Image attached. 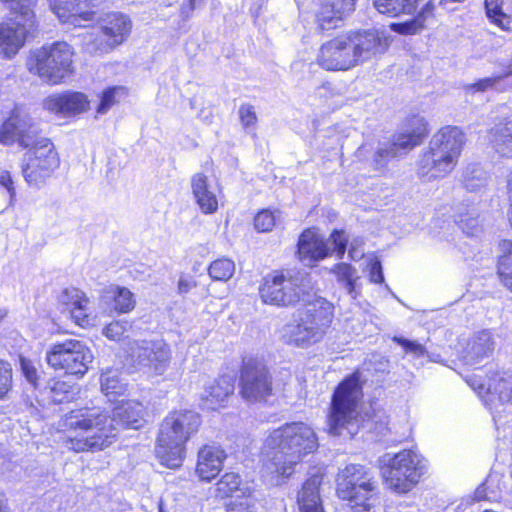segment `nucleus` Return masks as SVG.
Listing matches in <instances>:
<instances>
[{
	"instance_id": "1",
	"label": "nucleus",
	"mask_w": 512,
	"mask_h": 512,
	"mask_svg": "<svg viewBox=\"0 0 512 512\" xmlns=\"http://www.w3.org/2000/svg\"><path fill=\"white\" fill-rule=\"evenodd\" d=\"M303 280L294 269L280 267L262 276L258 296L262 304L276 308L296 310L293 322L288 324L287 343L296 348L307 349L320 342L334 329L335 305L322 296L307 298Z\"/></svg>"
},
{
	"instance_id": "2",
	"label": "nucleus",
	"mask_w": 512,
	"mask_h": 512,
	"mask_svg": "<svg viewBox=\"0 0 512 512\" xmlns=\"http://www.w3.org/2000/svg\"><path fill=\"white\" fill-rule=\"evenodd\" d=\"M143 421L142 405L135 401L117 405L111 417L95 409L71 411L66 426L79 432L69 437L68 447L75 452L104 450L116 440L120 427L139 429Z\"/></svg>"
},
{
	"instance_id": "3",
	"label": "nucleus",
	"mask_w": 512,
	"mask_h": 512,
	"mask_svg": "<svg viewBox=\"0 0 512 512\" xmlns=\"http://www.w3.org/2000/svg\"><path fill=\"white\" fill-rule=\"evenodd\" d=\"M319 448L315 430L303 421H290L272 429L260 451L262 469L280 481L289 479L296 465Z\"/></svg>"
},
{
	"instance_id": "4",
	"label": "nucleus",
	"mask_w": 512,
	"mask_h": 512,
	"mask_svg": "<svg viewBox=\"0 0 512 512\" xmlns=\"http://www.w3.org/2000/svg\"><path fill=\"white\" fill-rule=\"evenodd\" d=\"M383 49L382 39L377 34L343 31L321 44L316 64L329 72L348 71Z\"/></svg>"
},
{
	"instance_id": "5",
	"label": "nucleus",
	"mask_w": 512,
	"mask_h": 512,
	"mask_svg": "<svg viewBox=\"0 0 512 512\" xmlns=\"http://www.w3.org/2000/svg\"><path fill=\"white\" fill-rule=\"evenodd\" d=\"M466 142V133L461 127H440L419 155L416 163L417 176L427 181L447 177L457 167Z\"/></svg>"
},
{
	"instance_id": "6",
	"label": "nucleus",
	"mask_w": 512,
	"mask_h": 512,
	"mask_svg": "<svg viewBox=\"0 0 512 512\" xmlns=\"http://www.w3.org/2000/svg\"><path fill=\"white\" fill-rule=\"evenodd\" d=\"M335 494L352 512H371L380 503L377 480L361 464H347L337 472Z\"/></svg>"
},
{
	"instance_id": "7",
	"label": "nucleus",
	"mask_w": 512,
	"mask_h": 512,
	"mask_svg": "<svg viewBox=\"0 0 512 512\" xmlns=\"http://www.w3.org/2000/svg\"><path fill=\"white\" fill-rule=\"evenodd\" d=\"M364 384L360 368H355L335 386L326 416L331 434L339 436L343 430L358 422Z\"/></svg>"
},
{
	"instance_id": "8",
	"label": "nucleus",
	"mask_w": 512,
	"mask_h": 512,
	"mask_svg": "<svg viewBox=\"0 0 512 512\" xmlns=\"http://www.w3.org/2000/svg\"><path fill=\"white\" fill-rule=\"evenodd\" d=\"M162 431V465L179 468L185 458L187 442L198 433L202 417L194 410H174L164 420Z\"/></svg>"
},
{
	"instance_id": "9",
	"label": "nucleus",
	"mask_w": 512,
	"mask_h": 512,
	"mask_svg": "<svg viewBox=\"0 0 512 512\" xmlns=\"http://www.w3.org/2000/svg\"><path fill=\"white\" fill-rule=\"evenodd\" d=\"M464 0H427L421 7V0H373L374 8L391 18L412 16L403 22L390 24V29L400 35H415L436 19L437 6Z\"/></svg>"
},
{
	"instance_id": "10",
	"label": "nucleus",
	"mask_w": 512,
	"mask_h": 512,
	"mask_svg": "<svg viewBox=\"0 0 512 512\" xmlns=\"http://www.w3.org/2000/svg\"><path fill=\"white\" fill-rule=\"evenodd\" d=\"M236 378L238 395L248 404L266 405L276 397L271 368L258 356H242Z\"/></svg>"
},
{
	"instance_id": "11",
	"label": "nucleus",
	"mask_w": 512,
	"mask_h": 512,
	"mask_svg": "<svg viewBox=\"0 0 512 512\" xmlns=\"http://www.w3.org/2000/svg\"><path fill=\"white\" fill-rule=\"evenodd\" d=\"M423 457L411 449H403L381 467L384 485L392 492L402 495L410 492L424 474Z\"/></svg>"
},
{
	"instance_id": "12",
	"label": "nucleus",
	"mask_w": 512,
	"mask_h": 512,
	"mask_svg": "<svg viewBox=\"0 0 512 512\" xmlns=\"http://www.w3.org/2000/svg\"><path fill=\"white\" fill-rule=\"evenodd\" d=\"M72 56L73 50L68 43L56 42L33 51L26 65L31 73L57 84L72 71Z\"/></svg>"
},
{
	"instance_id": "13",
	"label": "nucleus",
	"mask_w": 512,
	"mask_h": 512,
	"mask_svg": "<svg viewBox=\"0 0 512 512\" xmlns=\"http://www.w3.org/2000/svg\"><path fill=\"white\" fill-rule=\"evenodd\" d=\"M93 354L85 343L76 339H67L51 345L46 353V361L55 370H63L66 374L83 376Z\"/></svg>"
},
{
	"instance_id": "14",
	"label": "nucleus",
	"mask_w": 512,
	"mask_h": 512,
	"mask_svg": "<svg viewBox=\"0 0 512 512\" xmlns=\"http://www.w3.org/2000/svg\"><path fill=\"white\" fill-rule=\"evenodd\" d=\"M29 149L24 158L22 174L30 186L40 187L58 167L57 152L50 139H42Z\"/></svg>"
},
{
	"instance_id": "15",
	"label": "nucleus",
	"mask_w": 512,
	"mask_h": 512,
	"mask_svg": "<svg viewBox=\"0 0 512 512\" xmlns=\"http://www.w3.org/2000/svg\"><path fill=\"white\" fill-rule=\"evenodd\" d=\"M15 17L0 24V53L12 58L35 30L34 12L14 13Z\"/></svg>"
},
{
	"instance_id": "16",
	"label": "nucleus",
	"mask_w": 512,
	"mask_h": 512,
	"mask_svg": "<svg viewBox=\"0 0 512 512\" xmlns=\"http://www.w3.org/2000/svg\"><path fill=\"white\" fill-rule=\"evenodd\" d=\"M42 139L47 138L40 135L32 118L18 109L11 113L0 128V143L4 145L17 142L23 148H31Z\"/></svg>"
},
{
	"instance_id": "17",
	"label": "nucleus",
	"mask_w": 512,
	"mask_h": 512,
	"mask_svg": "<svg viewBox=\"0 0 512 512\" xmlns=\"http://www.w3.org/2000/svg\"><path fill=\"white\" fill-rule=\"evenodd\" d=\"M49 2L61 21L81 27L85 26V22L94 20L93 8L98 7L102 0H49Z\"/></svg>"
},
{
	"instance_id": "18",
	"label": "nucleus",
	"mask_w": 512,
	"mask_h": 512,
	"mask_svg": "<svg viewBox=\"0 0 512 512\" xmlns=\"http://www.w3.org/2000/svg\"><path fill=\"white\" fill-rule=\"evenodd\" d=\"M101 31L98 49L108 52L120 45L131 31V21L120 12H110L99 19Z\"/></svg>"
},
{
	"instance_id": "19",
	"label": "nucleus",
	"mask_w": 512,
	"mask_h": 512,
	"mask_svg": "<svg viewBox=\"0 0 512 512\" xmlns=\"http://www.w3.org/2000/svg\"><path fill=\"white\" fill-rule=\"evenodd\" d=\"M227 459L225 450L217 445L204 444L197 455L195 472L200 481L211 482L222 471Z\"/></svg>"
},
{
	"instance_id": "20",
	"label": "nucleus",
	"mask_w": 512,
	"mask_h": 512,
	"mask_svg": "<svg viewBox=\"0 0 512 512\" xmlns=\"http://www.w3.org/2000/svg\"><path fill=\"white\" fill-rule=\"evenodd\" d=\"M357 0H323L315 13V22L320 31L335 29L355 9Z\"/></svg>"
},
{
	"instance_id": "21",
	"label": "nucleus",
	"mask_w": 512,
	"mask_h": 512,
	"mask_svg": "<svg viewBox=\"0 0 512 512\" xmlns=\"http://www.w3.org/2000/svg\"><path fill=\"white\" fill-rule=\"evenodd\" d=\"M431 131L428 120L419 114H411L403 120V131L395 136L397 145L406 154L420 146Z\"/></svg>"
},
{
	"instance_id": "22",
	"label": "nucleus",
	"mask_w": 512,
	"mask_h": 512,
	"mask_svg": "<svg viewBox=\"0 0 512 512\" xmlns=\"http://www.w3.org/2000/svg\"><path fill=\"white\" fill-rule=\"evenodd\" d=\"M295 255L299 261L317 262L328 257L330 249L318 230L308 227L298 237Z\"/></svg>"
},
{
	"instance_id": "23",
	"label": "nucleus",
	"mask_w": 512,
	"mask_h": 512,
	"mask_svg": "<svg viewBox=\"0 0 512 512\" xmlns=\"http://www.w3.org/2000/svg\"><path fill=\"white\" fill-rule=\"evenodd\" d=\"M324 474L316 472L309 475L297 492L296 504L299 512H325L321 497Z\"/></svg>"
},
{
	"instance_id": "24",
	"label": "nucleus",
	"mask_w": 512,
	"mask_h": 512,
	"mask_svg": "<svg viewBox=\"0 0 512 512\" xmlns=\"http://www.w3.org/2000/svg\"><path fill=\"white\" fill-rule=\"evenodd\" d=\"M45 107L64 116H74L87 111L89 100L82 92L67 91L49 96L45 100Z\"/></svg>"
},
{
	"instance_id": "25",
	"label": "nucleus",
	"mask_w": 512,
	"mask_h": 512,
	"mask_svg": "<svg viewBox=\"0 0 512 512\" xmlns=\"http://www.w3.org/2000/svg\"><path fill=\"white\" fill-rule=\"evenodd\" d=\"M234 390V380L229 375H220L205 388L201 402L204 407L212 411L225 408Z\"/></svg>"
},
{
	"instance_id": "26",
	"label": "nucleus",
	"mask_w": 512,
	"mask_h": 512,
	"mask_svg": "<svg viewBox=\"0 0 512 512\" xmlns=\"http://www.w3.org/2000/svg\"><path fill=\"white\" fill-rule=\"evenodd\" d=\"M191 191L201 213L205 215L215 214L219 209L217 194L211 189L208 176L203 172H197L191 177Z\"/></svg>"
},
{
	"instance_id": "27",
	"label": "nucleus",
	"mask_w": 512,
	"mask_h": 512,
	"mask_svg": "<svg viewBox=\"0 0 512 512\" xmlns=\"http://www.w3.org/2000/svg\"><path fill=\"white\" fill-rule=\"evenodd\" d=\"M496 275L499 283L512 293V239H502L498 243Z\"/></svg>"
},
{
	"instance_id": "28",
	"label": "nucleus",
	"mask_w": 512,
	"mask_h": 512,
	"mask_svg": "<svg viewBox=\"0 0 512 512\" xmlns=\"http://www.w3.org/2000/svg\"><path fill=\"white\" fill-rule=\"evenodd\" d=\"M496 151L512 158V118H505L490 130Z\"/></svg>"
},
{
	"instance_id": "29",
	"label": "nucleus",
	"mask_w": 512,
	"mask_h": 512,
	"mask_svg": "<svg viewBox=\"0 0 512 512\" xmlns=\"http://www.w3.org/2000/svg\"><path fill=\"white\" fill-rule=\"evenodd\" d=\"M103 293L104 299H113L115 310L120 313H127L135 306L133 294L127 288L112 285L107 287Z\"/></svg>"
},
{
	"instance_id": "30",
	"label": "nucleus",
	"mask_w": 512,
	"mask_h": 512,
	"mask_svg": "<svg viewBox=\"0 0 512 512\" xmlns=\"http://www.w3.org/2000/svg\"><path fill=\"white\" fill-rule=\"evenodd\" d=\"M243 480L239 473L233 471L225 472L216 483V497L219 499L231 498L241 490Z\"/></svg>"
},
{
	"instance_id": "31",
	"label": "nucleus",
	"mask_w": 512,
	"mask_h": 512,
	"mask_svg": "<svg viewBox=\"0 0 512 512\" xmlns=\"http://www.w3.org/2000/svg\"><path fill=\"white\" fill-rule=\"evenodd\" d=\"M258 500L251 489H245L241 495L224 504V512H258Z\"/></svg>"
},
{
	"instance_id": "32",
	"label": "nucleus",
	"mask_w": 512,
	"mask_h": 512,
	"mask_svg": "<svg viewBox=\"0 0 512 512\" xmlns=\"http://www.w3.org/2000/svg\"><path fill=\"white\" fill-rule=\"evenodd\" d=\"M207 270L213 281L226 282L234 275L235 263L227 257H219L209 264Z\"/></svg>"
},
{
	"instance_id": "33",
	"label": "nucleus",
	"mask_w": 512,
	"mask_h": 512,
	"mask_svg": "<svg viewBox=\"0 0 512 512\" xmlns=\"http://www.w3.org/2000/svg\"><path fill=\"white\" fill-rule=\"evenodd\" d=\"M59 302L64 307V312H69L74 308L89 305V298L86 294L74 287L66 288L59 296Z\"/></svg>"
},
{
	"instance_id": "34",
	"label": "nucleus",
	"mask_w": 512,
	"mask_h": 512,
	"mask_svg": "<svg viewBox=\"0 0 512 512\" xmlns=\"http://www.w3.org/2000/svg\"><path fill=\"white\" fill-rule=\"evenodd\" d=\"M331 272L335 275L339 283L345 285V288L349 293H353L355 291V282L357 279L356 270L350 263H337L332 267Z\"/></svg>"
},
{
	"instance_id": "35",
	"label": "nucleus",
	"mask_w": 512,
	"mask_h": 512,
	"mask_svg": "<svg viewBox=\"0 0 512 512\" xmlns=\"http://www.w3.org/2000/svg\"><path fill=\"white\" fill-rule=\"evenodd\" d=\"M125 95V88L114 86L104 90L100 97V103L96 109L98 114H105L119 99Z\"/></svg>"
},
{
	"instance_id": "36",
	"label": "nucleus",
	"mask_w": 512,
	"mask_h": 512,
	"mask_svg": "<svg viewBox=\"0 0 512 512\" xmlns=\"http://www.w3.org/2000/svg\"><path fill=\"white\" fill-rule=\"evenodd\" d=\"M404 154H406V152L400 149V147L397 145V141L393 139L389 147L380 148L374 153L373 162L376 168L384 167L393 158Z\"/></svg>"
},
{
	"instance_id": "37",
	"label": "nucleus",
	"mask_w": 512,
	"mask_h": 512,
	"mask_svg": "<svg viewBox=\"0 0 512 512\" xmlns=\"http://www.w3.org/2000/svg\"><path fill=\"white\" fill-rule=\"evenodd\" d=\"M512 75V62L504 69L501 74L494 75L492 77H486L475 81L470 84V90L473 92H485L488 89H491L495 86V84L504 78H507Z\"/></svg>"
},
{
	"instance_id": "38",
	"label": "nucleus",
	"mask_w": 512,
	"mask_h": 512,
	"mask_svg": "<svg viewBox=\"0 0 512 512\" xmlns=\"http://www.w3.org/2000/svg\"><path fill=\"white\" fill-rule=\"evenodd\" d=\"M275 224L274 212L268 208L259 210L254 217V227L260 233L270 232Z\"/></svg>"
},
{
	"instance_id": "39",
	"label": "nucleus",
	"mask_w": 512,
	"mask_h": 512,
	"mask_svg": "<svg viewBox=\"0 0 512 512\" xmlns=\"http://www.w3.org/2000/svg\"><path fill=\"white\" fill-rule=\"evenodd\" d=\"M101 389L106 395L123 394L125 387L124 385L114 376H110L109 373L101 375Z\"/></svg>"
},
{
	"instance_id": "40",
	"label": "nucleus",
	"mask_w": 512,
	"mask_h": 512,
	"mask_svg": "<svg viewBox=\"0 0 512 512\" xmlns=\"http://www.w3.org/2000/svg\"><path fill=\"white\" fill-rule=\"evenodd\" d=\"M12 388V369L9 363L0 361V399H4Z\"/></svg>"
},
{
	"instance_id": "41",
	"label": "nucleus",
	"mask_w": 512,
	"mask_h": 512,
	"mask_svg": "<svg viewBox=\"0 0 512 512\" xmlns=\"http://www.w3.org/2000/svg\"><path fill=\"white\" fill-rule=\"evenodd\" d=\"M69 317L80 327H87L92 325V317L89 309V305L80 306L67 312Z\"/></svg>"
},
{
	"instance_id": "42",
	"label": "nucleus",
	"mask_w": 512,
	"mask_h": 512,
	"mask_svg": "<svg viewBox=\"0 0 512 512\" xmlns=\"http://www.w3.org/2000/svg\"><path fill=\"white\" fill-rule=\"evenodd\" d=\"M239 119L245 129L254 128L258 122L254 107L250 104H242L239 107Z\"/></svg>"
},
{
	"instance_id": "43",
	"label": "nucleus",
	"mask_w": 512,
	"mask_h": 512,
	"mask_svg": "<svg viewBox=\"0 0 512 512\" xmlns=\"http://www.w3.org/2000/svg\"><path fill=\"white\" fill-rule=\"evenodd\" d=\"M20 365L22 373L26 380L28 381V383H30L33 388L37 389L39 387L40 376L38 374L36 367L30 360L25 359L23 357L20 358Z\"/></svg>"
},
{
	"instance_id": "44",
	"label": "nucleus",
	"mask_w": 512,
	"mask_h": 512,
	"mask_svg": "<svg viewBox=\"0 0 512 512\" xmlns=\"http://www.w3.org/2000/svg\"><path fill=\"white\" fill-rule=\"evenodd\" d=\"M489 22L504 32H512V16L503 10L497 12L490 18Z\"/></svg>"
},
{
	"instance_id": "45",
	"label": "nucleus",
	"mask_w": 512,
	"mask_h": 512,
	"mask_svg": "<svg viewBox=\"0 0 512 512\" xmlns=\"http://www.w3.org/2000/svg\"><path fill=\"white\" fill-rule=\"evenodd\" d=\"M12 13L33 12L37 0H1Z\"/></svg>"
},
{
	"instance_id": "46",
	"label": "nucleus",
	"mask_w": 512,
	"mask_h": 512,
	"mask_svg": "<svg viewBox=\"0 0 512 512\" xmlns=\"http://www.w3.org/2000/svg\"><path fill=\"white\" fill-rule=\"evenodd\" d=\"M126 331V326L118 321L112 322L103 328V334L110 340L118 341Z\"/></svg>"
},
{
	"instance_id": "47",
	"label": "nucleus",
	"mask_w": 512,
	"mask_h": 512,
	"mask_svg": "<svg viewBox=\"0 0 512 512\" xmlns=\"http://www.w3.org/2000/svg\"><path fill=\"white\" fill-rule=\"evenodd\" d=\"M334 251L338 258H342L346 252L347 239L341 231L334 230L331 234Z\"/></svg>"
},
{
	"instance_id": "48",
	"label": "nucleus",
	"mask_w": 512,
	"mask_h": 512,
	"mask_svg": "<svg viewBox=\"0 0 512 512\" xmlns=\"http://www.w3.org/2000/svg\"><path fill=\"white\" fill-rule=\"evenodd\" d=\"M369 280L375 284H382L384 282V275L382 271V264L378 259H373L369 263Z\"/></svg>"
},
{
	"instance_id": "49",
	"label": "nucleus",
	"mask_w": 512,
	"mask_h": 512,
	"mask_svg": "<svg viewBox=\"0 0 512 512\" xmlns=\"http://www.w3.org/2000/svg\"><path fill=\"white\" fill-rule=\"evenodd\" d=\"M397 342L407 353H413L415 356H423L426 353L425 347L416 341L400 338Z\"/></svg>"
},
{
	"instance_id": "50",
	"label": "nucleus",
	"mask_w": 512,
	"mask_h": 512,
	"mask_svg": "<svg viewBox=\"0 0 512 512\" xmlns=\"http://www.w3.org/2000/svg\"><path fill=\"white\" fill-rule=\"evenodd\" d=\"M0 185L3 186L7 190L8 194H9V198H10V204H11L15 198L16 191H15L14 182L12 180L10 172L3 171L0 174Z\"/></svg>"
},
{
	"instance_id": "51",
	"label": "nucleus",
	"mask_w": 512,
	"mask_h": 512,
	"mask_svg": "<svg viewBox=\"0 0 512 512\" xmlns=\"http://www.w3.org/2000/svg\"><path fill=\"white\" fill-rule=\"evenodd\" d=\"M197 287V281L192 276L180 277L177 285V291L179 294H187Z\"/></svg>"
},
{
	"instance_id": "52",
	"label": "nucleus",
	"mask_w": 512,
	"mask_h": 512,
	"mask_svg": "<svg viewBox=\"0 0 512 512\" xmlns=\"http://www.w3.org/2000/svg\"><path fill=\"white\" fill-rule=\"evenodd\" d=\"M504 0H484L485 15L488 18L503 10Z\"/></svg>"
},
{
	"instance_id": "53",
	"label": "nucleus",
	"mask_w": 512,
	"mask_h": 512,
	"mask_svg": "<svg viewBox=\"0 0 512 512\" xmlns=\"http://www.w3.org/2000/svg\"><path fill=\"white\" fill-rule=\"evenodd\" d=\"M204 0H185L184 3L180 7V13L188 17L193 11L199 6Z\"/></svg>"
},
{
	"instance_id": "54",
	"label": "nucleus",
	"mask_w": 512,
	"mask_h": 512,
	"mask_svg": "<svg viewBox=\"0 0 512 512\" xmlns=\"http://www.w3.org/2000/svg\"><path fill=\"white\" fill-rule=\"evenodd\" d=\"M66 384L64 382H57L55 383V385L51 388V392L55 395L54 396V401H58V402H62L63 401V398H57V395L60 393V392H67L66 390Z\"/></svg>"
},
{
	"instance_id": "55",
	"label": "nucleus",
	"mask_w": 512,
	"mask_h": 512,
	"mask_svg": "<svg viewBox=\"0 0 512 512\" xmlns=\"http://www.w3.org/2000/svg\"><path fill=\"white\" fill-rule=\"evenodd\" d=\"M7 511H8V506H7L6 499L4 498V496L2 494H0V512H7Z\"/></svg>"
},
{
	"instance_id": "56",
	"label": "nucleus",
	"mask_w": 512,
	"mask_h": 512,
	"mask_svg": "<svg viewBox=\"0 0 512 512\" xmlns=\"http://www.w3.org/2000/svg\"><path fill=\"white\" fill-rule=\"evenodd\" d=\"M203 168L206 170V171H211L213 172V168H214V163L212 160H209V161H206L204 164H203Z\"/></svg>"
},
{
	"instance_id": "57",
	"label": "nucleus",
	"mask_w": 512,
	"mask_h": 512,
	"mask_svg": "<svg viewBox=\"0 0 512 512\" xmlns=\"http://www.w3.org/2000/svg\"><path fill=\"white\" fill-rule=\"evenodd\" d=\"M8 310L4 307H0V322L7 316Z\"/></svg>"
},
{
	"instance_id": "58",
	"label": "nucleus",
	"mask_w": 512,
	"mask_h": 512,
	"mask_svg": "<svg viewBox=\"0 0 512 512\" xmlns=\"http://www.w3.org/2000/svg\"><path fill=\"white\" fill-rule=\"evenodd\" d=\"M160 447V432L158 433L155 440V452L157 453V448Z\"/></svg>"
},
{
	"instance_id": "59",
	"label": "nucleus",
	"mask_w": 512,
	"mask_h": 512,
	"mask_svg": "<svg viewBox=\"0 0 512 512\" xmlns=\"http://www.w3.org/2000/svg\"><path fill=\"white\" fill-rule=\"evenodd\" d=\"M385 418H386L385 424L388 425V423H389L388 416H385Z\"/></svg>"
}]
</instances>
